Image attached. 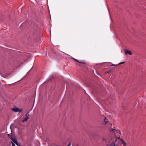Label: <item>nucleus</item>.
<instances>
[{"mask_svg":"<svg viewBox=\"0 0 146 146\" xmlns=\"http://www.w3.org/2000/svg\"><path fill=\"white\" fill-rule=\"evenodd\" d=\"M124 63H125V62H122L119 63V64H123Z\"/></svg>","mask_w":146,"mask_h":146,"instance_id":"nucleus-14","label":"nucleus"},{"mask_svg":"<svg viewBox=\"0 0 146 146\" xmlns=\"http://www.w3.org/2000/svg\"><path fill=\"white\" fill-rule=\"evenodd\" d=\"M8 136L11 139L13 138L11 135L8 134Z\"/></svg>","mask_w":146,"mask_h":146,"instance_id":"nucleus-11","label":"nucleus"},{"mask_svg":"<svg viewBox=\"0 0 146 146\" xmlns=\"http://www.w3.org/2000/svg\"><path fill=\"white\" fill-rule=\"evenodd\" d=\"M104 121L105 122V125L108 124V126L109 127H111L112 126V125L110 123H109L108 121H107V119H106H106L104 120Z\"/></svg>","mask_w":146,"mask_h":146,"instance_id":"nucleus-4","label":"nucleus"},{"mask_svg":"<svg viewBox=\"0 0 146 146\" xmlns=\"http://www.w3.org/2000/svg\"><path fill=\"white\" fill-rule=\"evenodd\" d=\"M22 111H23L21 109H20L19 110V111L20 112H21Z\"/></svg>","mask_w":146,"mask_h":146,"instance_id":"nucleus-15","label":"nucleus"},{"mask_svg":"<svg viewBox=\"0 0 146 146\" xmlns=\"http://www.w3.org/2000/svg\"><path fill=\"white\" fill-rule=\"evenodd\" d=\"M29 117H26L23 120L22 122H24L25 121H27V120L29 118Z\"/></svg>","mask_w":146,"mask_h":146,"instance_id":"nucleus-10","label":"nucleus"},{"mask_svg":"<svg viewBox=\"0 0 146 146\" xmlns=\"http://www.w3.org/2000/svg\"><path fill=\"white\" fill-rule=\"evenodd\" d=\"M29 112H28L27 113V115H26V117H29Z\"/></svg>","mask_w":146,"mask_h":146,"instance_id":"nucleus-12","label":"nucleus"},{"mask_svg":"<svg viewBox=\"0 0 146 146\" xmlns=\"http://www.w3.org/2000/svg\"><path fill=\"white\" fill-rule=\"evenodd\" d=\"M101 141L102 143L104 144H108L109 141L108 139V137L107 136H104L102 137L101 138Z\"/></svg>","mask_w":146,"mask_h":146,"instance_id":"nucleus-1","label":"nucleus"},{"mask_svg":"<svg viewBox=\"0 0 146 146\" xmlns=\"http://www.w3.org/2000/svg\"><path fill=\"white\" fill-rule=\"evenodd\" d=\"M12 111L15 112H17L19 111V109L18 108H12Z\"/></svg>","mask_w":146,"mask_h":146,"instance_id":"nucleus-8","label":"nucleus"},{"mask_svg":"<svg viewBox=\"0 0 146 146\" xmlns=\"http://www.w3.org/2000/svg\"><path fill=\"white\" fill-rule=\"evenodd\" d=\"M77 146H78V145H77Z\"/></svg>","mask_w":146,"mask_h":146,"instance_id":"nucleus-20","label":"nucleus"},{"mask_svg":"<svg viewBox=\"0 0 146 146\" xmlns=\"http://www.w3.org/2000/svg\"><path fill=\"white\" fill-rule=\"evenodd\" d=\"M116 141V140L115 141H114L113 143H112L110 145L108 144L106 145V146H115V143Z\"/></svg>","mask_w":146,"mask_h":146,"instance_id":"nucleus-6","label":"nucleus"},{"mask_svg":"<svg viewBox=\"0 0 146 146\" xmlns=\"http://www.w3.org/2000/svg\"><path fill=\"white\" fill-rule=\"evenodd\" d=\"M11 140L13 143H15L17 146H19L17 141V140L15 138H13L12 139H11Z\"/></svg>","mask_w":146,"mask_h":146,"instance_id":"nucleus-5","label":"nucleus"},{"mask_svg":"<svg viewBox=\"0 0 146 146\" xmlns=\"http://www.w3.org/2000/svg\"><path fill=\"white\" fill-rule=\"evenodd\" d=\"M71 145V143H69V144L68 145V146H70Z\"/></svg>","mask_w":146,"mask_h":146,"instance_id":"nucleus-17","label":"nucleus"},{"mask_svg":"<svg viewBox=\"0 0 146 146\" xmlns=\"http://www.w3.org/2000/svg\"><path fill=\"white\" fill-rule=\"evenodd\" d=\"M73 59H74V60L75 61H76V62H79L80 63H81V64H85V62H79L78 60L74 58H73Z\"/></svg>","mask_w":146,"mask_h":146,"instance_id":"nucleus-9","label":"nucleus"},{"mask_svg":"<svg viewBox=\"0 0 146 146\" xmlns=\"http://www.w3.org/2000/svg\"><path fill=\"white\" fill-rule=\"evenodd\" d=\"M109 73V72H107V73Z\"/></svg>","mask_w":146,"mask_h":146,"instance_id":"nucleus-18","label":"nucleus"},{"mask_svg":"<svg viewBox=\"0 0 146 146\" xmlns=\"http://www.w3.org/2000/svg\"><path fill=\"white\" fill-rule=\"evenodd\" d=\"M120 141L121 143L123 145V146H126V143L124 142V140L123 139H121Z\"/></svg>","mask_w":146,"mask_h":146,"instance_id":"nucleus-7","label":"nucleus"},{"mask_svg":"<svg viewBox=\"0 0 146 146\" xmlns=\"http://www.w3.org/2000/svg\"><path fill=\"white\" fill-rule=\"evenodd\" d=\"M125 54H128L130 55H131L132 54V53L131 51L125 49Z\"/></svg>","mask_w":146,"mask_h":146,"instance_id":"nucleus-3","label":"nucleus"},{"mask_svg":"<svg viewBox=\"0 0 146 146\" xmlns=\"http://www.w3.org/2000/svg\"><path fill=\"white\" fill-rule=\"evenodd\" d=\"M117 65H114V64H112L111 66H117Z\"/></svg>","mask_w":146,"mask_h":146,"instance_id":"nucleus-16","label":"nucleus"},{"mask_svg":"<svg viewBox=\"0 0 146 146\" xmlns=\"http://www.w3.org/2000/svg\"><path fill=\"white\" fill-rule=\"evenodd\" d=\"M55 146H58V145H56Z\"/></svg>","mask_w":146,"mask_h":146,"instance_id":"nucleus-19","label":"nucleus"},{"mask_svg":"<svg viewBox=\"0 0 146 146\" xmlns=\"http://www.w3.org/2000/svg\"><path fill=\"white\" fill-rule=\"evenodd\" d=\"M11 143H12V146H16L12 142H11Z\"/></svg>","mask_w":146,"mask_h":146,"instance_id":"nucleus-13","label":"nucleus"},{"mask_svg":"<svg viewBox=\"0 0 146 146\" xmlns=\"http://www.w3.org/2000/svg\"><path fill=\"white\" fill-rule=\"evenodd\" d=\"M110 131H113V132L115 133V135H116V134H115V132H116L117 134V136H119V137H117V139H118L119 138V137L120 136V131L119 130H116L114 129H112L111 128L110 129Z\"/></svg>","mask_w":146,"mask_h":146,"instance_id":"nucleus-2","label":"nucleus"}]
</instances>
